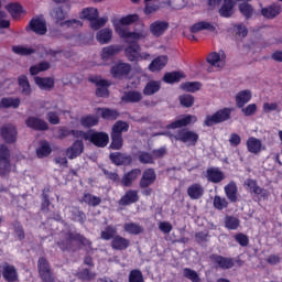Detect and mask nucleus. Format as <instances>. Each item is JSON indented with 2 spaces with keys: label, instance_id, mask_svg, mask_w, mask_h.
<instances>
[{
  "label": "nucleus",
  "instance_id": "nucleus-1",
  "mask_svg": "<svg viewBox=\"0 0 282 282\" xmlns=\"http://www.w3.org/2000/svg\"><path fill=\"white\" fill-rule=\"evenodd\" d=\"M194 122H197V117L195 115L182 116L180 119L167 124L165 135H169L171 140H177L188 147H195L199 140V134L188 129H182V127H188V124H194ZM175 129L181 130L175 131Z\"/></svg>",
  "mask_w": 282,
  "mask_h": 282
},
{
  "label": "nucleus",
  "instance_id": "nucleus-2",
  "mask_svg": "<svg viewBox=\"0 0 282 282\" xmlns=\"http://www.w3.org/2000/svg\"><path fill=\"white\" fill-rule=\"evenodd\" d=\"M140 21V15L138 14H128L122 18H113L111 20L112 26L115 28L116 34L123 39L126 43H138V41H142V39H147V31H129V25H133V23H138Z\"/></svg>",
  "mask_w": 282,
  "mask_h": 282
},
{
  "label": "nucleus",
  "instance_id": "nucleus-3",
  "mask_svg": "<svg viewBox=\"0 0 282 282\" xmlns=\"http://www.w3.org/2000/svg\"><path fill=\"white\" fill-rule=\"evenodd\" d=\"M69 12V6H62V7H55L52 11H51V17L52 19H54L55 23H57V25L66 26V28H82L83 26V22H80L79 20H67L65 21V19H67V13Z\"/></svg>",
  "mask_w": 282,
  "mask_h": 282
},
{
  "label": "nucleus",
  "instance_id": "nucleus-4",
  "mask_svg": "<svg viewBox=\"0 0 282 282\" xmlns=\"http://www.w3.org/2000/svg\"><path fill=\"white\" fill-rule=\"evenodd\" d=\"M98 17L99 13L96 8H86L79 14V19H86V21H89L91 30H100V28L107 23V18Z\"/></svg>",
  "mask_w": 282,
  "mask_h": 282
},
{
  "label": "nucleus",
  "instance_id": "nucleus-5",
  "mask_svg": "<svg viewBox=\"0 0 282 282\" xmlns=\"http://www.w3.org/2000/svg\"><path fill=\"white\" fill-rule=\"evenodd\" d=\"M91 246V241L80 236V234L69 232L66 234L62 241L58 242L61 250H69L72 246Z\"/></svg>",
  "mask_w": 282,
  "mask_h": 282
},
{
  "label": "nucleus",
  "instance_id": "nucleus-6",
  "mask_svg": "<svg viewBox=\"0 0 282 282\" xmlns=\"http://www.w3.org/2000/svg\"><path fill=\"white\" fill-rule=\"evenodd\" d=\"M126 57L131 63H140V61H151V54L142 52L138 44H130L126 47Z\"/></svg>",
  "mask_w": 282,
  "mask_h": 282
},
{
  "label": "nucleus",
  "instance_id": "nucleus-7",
  "mask_svg": "<svg viewBox=\"0 0 282 282\" xmlns=\"http://www.w3.org/2000/svg\"><path fill=\"white\" fill-rule=\"evenodd\" d=\"M230 113L232 110L229 108H224L216 111L214 115H208L205 118L204 124L205 127H213V124H219L220 122H226V120L230 119Z\"/></svg>",
  "mask_w": 282,
  "mask_h": 282
},
{
  "label": "nucleus",
  "instance_id": "nucleus-8",
  "mask_svg": "<svg viewBox=\"0 0 282 282\" xmlns=\"http://www.w3.org/2000/svg\"><path fill=\"white\" fill-rule=\"evenodd\" d=\"M12 171V164L10 163V150L6 145H0V175L1 177H8Z\"/></svg>",
  "mask_w": 282,
  "mask_h": 282
},
{
  "label": "nucleus",
  "instance_id": "nucleus-9",
  "mask_svg": "<svg viewBox=\"0 0 282 282\" xmlns=\"http://www.w3.org/2000/svg\"><path fill=\"white\" fill-rule=\"evenodd\" d=\"M86 140L95 144V147L105 148L109 144V134L90 130L88 135H86Z\"/></svg>",
  "mask_w": 282,
  "mask_h": 282
},
{
  "label": "nucleus",
  "instance_id": "nucleus-10",
  "mask_svg": "<svg viewBox=\"0 0 282 282\" xmlns=\"http://www.w3.org/2000/svg\"><path fill=\"white\" fill-rule=\"evenodd\" d=\"M40 276L44 282H54V275L45 258H40L37 263Z\"/></svg>",
  "mask_w": 282,
  "mask_h": 282
},
{
  "label": "nucleus",
  "instance_id": "nucleus-11",
  "mask_svg": "<svg viewBox=\"0 0 282 282\" xmlns=\"http://www.w3.org/2000/svg\"><path fill=\"white\" fill-rule=\"evenodd\" d=\"M207 63L212 65V67H216L217 69H221L223 67L226 66V53L224 51H219L210 53L207 56Z\"/></svg>",
  "mask_w": 282,
  "mask_h": 282
},
{
  "label": "nucleus",
  "instance_id": "nucleus-12",
  "mask_svg": "<svg viewBox=\"0 0 282 282\" xmlns=\"http://www.w3.org/2000/svg\"><path fill=\"white\" fill-rule=\"evenodd\" d=\"M90 83H95L97 86L96 95L99 98L109 96V85L111 84L108 80H105L100 77H90Z\"/></svg>",
  "mask_w": 282,
  "mask_h": 282
},
{
  "label": "nucleus",
  "instance_id": "nucleus-13",
  "mask_svg": "<svg viewBox=\"0 0 282 282\" xmlns=\"http://www.w3.org/2000/svg\"><path fill=\"white\" fill-rule=\"evenodd\" d=\"M44 109L54 110L47 113V119H48V122H51V124H58V122H61V119L58 118V115L61 113V109H58V104L56 101H45Z\"/></svg>",
  "mask_w": 282,
  "mask_h": 282
},
{
  "label": "nucleus",
  "instance_id": "nucleus-14",
  "mask_svg": "<svg viewBox=\"0 0 282 282\" xmlns=\"http://www.w3.org/2000/svg\"><path fill=\"white\" fill-rule=\"evenodd\" d=\"M85 151V144L80 140H76L69 148L66 150V156L68 160H76L80 158Z\"/></svg>",
  "mask_w": 282,
  "mask_h": 282
},
{
  "label": "nucleus",
  "instance_id": "nucleus-15",
  "mask_svg": "<svg viewBox=\"0 0 282 282\" xmlns=\"http://www.w3.org/2000/svg\"><path fill=\"white\" fill-rule=\"evenodd\" d=\"M29 28L32 32L40 34L41 36L47 33V24H45V20L43 18L32 19L29 23Z\"/></svg>",
  "mask_w": 282,
  "mask_h": 282
},
{
  "label": "nucleus",
  "instance_id": "nucleus-16",
  "mask_svg": "<svg viewBox=\"0 0 282 282\" xmlns=\"http://www.w3.org/2000/svg\"><path fill=\"white\" fill-rule=\"evenodd\" d=\"M17 128L13 124H4L1 128V137L8 144L17 142Z\"/></svg>",
  "mask_w": 282,
  "mask_h": 282
},
{
  "label": "nucleus",
  "instance_id": "nucleus-17",
  "mask_svg": "<svg viewBox=\"0 0 282 282\" xmlns=\"http://www.w3.org/2000/svg\"><path fill=\"white\" fill-rule=\"evenodd\" d=\"M247 150L249 151V153H252L253 155H259L261 151H265V145H263V142H261L260 139L250 137L247 140Z\"/></svg>",
  "mask_w": 282,
  "mask_h": 282
},
{
  "label": "nucleus",
  "instance_id": "nucleus-18",
  "mask_svg": "<svg viewBox=\"0 0 282 282\" xmlns=\"http://www.w3.org/2000/svg\"><path fill=\"white\" fill-rule=\"evenodd\" d=\"M204 30L206 32H216L217 26L215 25V23L208 21H199L191 26L192 34H197V32H204Z\"/></svg>",
  "mask_w": 282,
  "mask_h": 282
},
{
  "label": "nucleus",
  "instance_id": "nucleus-19",
  "mask_svg": "<svg viewBox=\"0 0 282 282\" xmlns=\"http://www.w3.org/2000/svg\"><path fill=\"white\" fill-rule=\"evenodd\" d=\"M252 100V90L245 89L236 94V105L238 108H243Z\"/></svg>",
  "mask_w": 282,
  "mask_h": 282
},
{
  "label": "nucleus",
  "instance_id": "nucleus-20",
  "mask_svg": "<svg viewBox=\"0 0 282 282\" xmlns=\"http://www.w3.org/2000/svg\"><path fill=\"white\" fill-rule=\"evenodd\" d=\"M25 124L29 129H34L35 131H47V122L36 117H29L25 120Z\"/></svg>",
  "mask_w": 282,
  "mask_h": 282
},
{
  "label": "nucleus",
  "instance_id": "nucleus-21",
  "mask_svg": "<svg viewBox=\"0 0 282 282\" xmlns=\"http://www.w3.org/2000/svg\"><path fill=\"white\" fill-rule=\"evenodd\" d=\"M131 72V65L127 63H119L112 66L111 74L113 78H122V76H127Z\"/></svg>",
  "mask_w": 282,
  "mask_h": 282
},
{
  "label": "nucleus",
  "instance_id": "nucleus-22",
  "mask_svg": "<svg viewBox=\"0 0 282 282\" xmlns=\"http://www.w3.org/2000/svg\"><path fill=\"white\" fill-rule=\"evenodd\" d=\"M34 83L37 85L39 89L43 91H50L54 89V79L52 77H34Z\"/></svg>",
  "mask_w": 282,
  "mask_h": 282
},
{
  "label": "nucleus",
  "instance_id": "nucleus-23",
  "mask_svg": "<svg viewBox=\"0 0 282 282\" xmlns=\"http://www.w3.org/2000/svg\"><path fill=\"white\" fill-rule=\"evenodd\" d=\"M21 99L19 97H3L0 100V109H19Z\"/></svg>",
  "mask_w": 282,
  "mask_h": 282
},
{
  "label": "nucleus",
  "instance_id": "nucleus-24",
  "mask_svg": "<svg viewBox=\"0 0 282 282\" xmlns=\"http://www.w3.org/2000/svg\"><path fill=\"white\" fill-rule=\"evenodd\" d=\"M169 30V23L165 21H155L150 25V32L153 36H162Z\"/></svg>",
  "mask_w": 282,
  "mask_h": 282
},
{
  "label": "nucleus",
  "instance_id": "nucleus-25",
  "mask_svg": "<svg viewBox=\"0 0 282 282\" xmlns=\"http://www.w3.org/2000/svg\"><path fill=\"white\" fill-rule=\"evenodd\" d=\"M187 195L191 199H202L204 197V186L199 183H194L188 186Z\"/></svg>",
  "mask_w": 282,
  "mask_h": 282
},
{
  "label": "nucleus",
  "instance_id": "nucleus-26",
  "mask_svg": "<svg viewBox=\"0 0 282 282\" xmlns=\"http://www.w3.org/2000/svg\"><path fill=\"white\" fill-rule=\"evenodd\" d=\"M235 1L232 0H224V4L219 9L220 17H224L225 19H230L232 14H235Z\"/></svg>",
  "mask_w": 282,
  "mask_h": 282
},
{
  "label": "nucleus",
  "instance_id": "nucleus-27",
  "mask_svg": "<svg viewBox=\"0 0 282 282\" xmlns=\"http://www.w3.org/2000/svg\"><path fill=\"white\" fill-rule=\"evenodd\" d=\"M166 63H169V57L165 55H161L156 58H154L150 65H149V70L150 72H160L166 67Z\"/></svg>",
  "mask_w": 282,
  "mask_h": 282
},
{
  "label": "nucleus",
  "instance_id": "nucleus-28",
  "mask_svg": "<svg viewBox=\"0 0 282 282\" xmlns=\"http://www.w3.org/2000/svg\"><path fill=\"white\" fill-rule=\"evenodd\" d=\"M162 89V82L160 80H150L145 84L143 88L144 96H154V94H158Z\"/></svg>",
  "mask_w": 282,
  "mask_h": 282
},
{
  "label": "nucleus",
  "instance_id": "nucleus-29",
  "mask_svg": "<svg viewBox=\"0 0 282 282\" xmlns=\"http://www.w3.org/2000/svg\"><path fill=\"white\" fill-rule=\"evenodd\" d=\"M96 39L100 45H107L113 39V31L111 29H101L97 32Z\"/></svg>",
  "mask_w": 282,
  "mask_h": 282
},
{
  "label": "nucleus",
  "instance_id": "nucleus-30",
  "mask_svg": "<svg viewBox=\"0 0 282 282\" xmlns=\"http://www.w3.org/2000/svg\"><path fill=\"white\" fill-rule=\"evenodd\" d=\"M153 182H155V171H153V169L145 170L140 181V186L147 188L148 186H151Z\"/></svg>",
  "mask_w": 282,
  "mask_h": 282
},
{
  "label": "nucleus",
  "instance_id": "nucleus-31",
  "mask_svg": "<svg viewBox=\"0 0 282 282\" xmlns=\"http://www.w3.org/2000/svg\"><path fill=\"white\" fill-rule=\"evenodd\" d=\"M262 17L265 19H274L281 14V6L279 4H271L270 7L263 8L261 10Z\"/></svg>",
  "mask_w": 282,
  "mask_h": 282
},
{
  "label": "nucleus",
  "instance_id": "nucleus-32",
  "mask_svg": "<svg viewBox=\"0 0 282 282\" xmlns=\"http://www.w3.org/2000/svg\"><path fill=\"white\" fill-rule=\"evenodd\" d=\"M142 171L140 169H134L124 174L121 181L123 186H130L131 184H133V182H135V180H138V177H140Z\"/></svg>",
  "mask_w": 282,
  "mask_h": 282
},
{
  "label": "nucleus",
  "instance_id": "nucleus-33",
  "mask_svg": "<svg viewBox=\"0 0 282 282\" xmlns=\"http://www.w3.org/2000/svg\"><path fill=\"white\" fill-rule=\"evenodd\" d=\"M2 274L8 282L19 281V273H17V269L13 265L7 264Z\"/></svg>",
  "mask_w": 282,
  "mask_h": 282
},
{
  "label": "nucleus",
  "instance_id": "nucleus-34",
  "mask_svg": "<svg viewBox=\"0 0 282 282\" xmlns=\"http://www.w3.org/2000/svg\"><path fill=\"white\" fill-rule=\"evenodd\" d=\"M224 172H221L219 169L217 167H212L209 170H207V180L209 182H213L214 184H219V182H221V180H224Z\"/></svg>",
  "mask_w": 282,
  "mask_h": 282
},
{
  "label": "nucleus",
  "instance_id": "nucleus-35",
  "mask_svg": "<svg viewBox=\"0 0 282 282\" xmlns=\"http://www.w3.org/2000/svg\"><path fill=\"white\" fill-rule=\"evenodd\" d=\"M138 192L137 191H128L126 195L119 200L120 206H129V204H135L138 202Z\"/></svg>",
  "mask_w": 282,
  "mask_h": 282
},
{
  "label": "nucleus",
  "instance_id": "nucleus-36",
  "mask_svg": "<svg viewBox=\"0 0 282 282\" xmlns=\"http://www.w3.org/2000/svg\"><path fill=\"white\" fill-rule=\"evenodd\" d=\"M237 183L230 182L228 185L225 186V195L229 202H237Z\"/></svg>",
  "mask_w": 282,
  "mask_h": 282
},
{
  "label": "nucleus",
  "instance_id": "nucleus-37",
  "mask_svg": "<svg viewBox=\"0 0 282 282\" xmlns=\"http://www.w3.org/2000/svg\"><path fill=\"white\" fill-rule=\"evenodd\" d=\"M118 52H120V46H116V45L106 46L101 51V58L102 61H110V58H113V56H116Z\"/></svg>",
  "mask_w": 282,
  "mask_h": 282
},
{
  "label": "nucleus",
  "instance_id": "nucleus-38",
  "mask_svg": "<svg viewBox=\"0 0 282 282\" xmlns=\"http://www.w3.org/2000/svg\"><path fill=\"white\" fill-rule=\"evenodd\" d=\"M143 96L141 91L132 90L123 94L121 100H123V102H140Z\"/></svg>",
  "mask_w": 282,
  "mask_h": 282
},
{
  "label": "nucleus",
  "instance_id": "nucleus-39",
  "mask_svg": "<svg viewBox=\"0 0 282 282\" xmlns=\"http://www.w3.org/2000/svg\"><path fill=\"white\" fill-rule=\"evenodd\" d=\"M214 261L219 265V268H223V270H230V268L235 267V261H232L230 258L216 256L214 257Z\"/></svg>",
  "mask_w": 282,
  "mask_h": 282
},
{
  "label": "nucleus",
  "instance_id": "nucleus-40",
  "mask_svg": "<svg viewBox=\"0 0 282 282\" xmlns=\"http://www.w3.org/2000/svg\"><path fill=\"white\" fill-rule=\"evenodd\" d=\"M97 116H101L104 120H116L118 118V111L109 108H98Z\"/></svg>",
  "mask_w": 282,
  "mask_h": 282
},
{
  "label": "nucleus",
  "instance_id": "nucleus-41",
  "mask_svg": "<svg viewBox=\"0 0 282 282\" xmlns=\"http://www.w3.org/2000/svg\"><path fill=\"white\" fill-rule=\"evenodd\" d=\"M111 243L115 250H126V248H129V240L120 236L115 237Z\"/></svg>",
  "mask_w": 282,
  "mask_h": 282
},
{
  "label": "nucleus",
  "instance_id": "nucleus-42",
  "mask_svg": "<svg viewBox=\"0 0 282 282\" xmlns=\"http://www.w3.org/2000/svg\"><path fill=\"white\" fill-rule=\"evenodd\" d=\"M126 131H129V123L124 121H117L112 126V135H122V133H126Z\"/></svg>",
  "mask_w": 282,
  "mask_h": 282
},
{
  "label": "nucleus",
  "instance_id": "nucleus-43",
  "mask_svg": "<svg viewBox=\"0 0 282 282\" xmlns=\"http://www.w3.org/2000/svg\"><path fill=\"white\" fill-rule=\"evenodd\" d=\"M185 75L182 72L166 73L163 77L164 83H180Z\"/></svg>",
  "mask_w": 282,
  "mask_h": 282
},
{
  "label": "nucleus",
  "instance_id": "nucleus-44",
  "mask_svg": "<svg viewBox=\"0 0 282 282\" xmlns=\"http://www.w3.org/2000/svg\"><path fill=\"white\" fill-rule=\"evenodd\" d=\"M50 153H52V148L50 147V143L47 141H42L36 150L37 158H47Z\"/></svg>",
  "mask_w": 282,
  "mask_h": 282
},
{
  "label": "nucleus",
  "instance_id": "nucleus-45",
  "mask_svg": "<svg viewBox=\"0 0 282 282\" xmlns=\"http://www.w3.org/2000/svg\"><path fill=\"white\" fill-rule=\"evenodd\" d=\"M18 83L20 85V89L24 96H30L32 94V88L30 87V82H28V77L22 75L19 77Z\"/></svg>",
  "mask_w": 282,
  "mask_h": 282
},
{
  "label": "nucleus",
  "instance_id": "nucleus-46",
  "mask_svg": "<svg viewBox=\"0 0 282 282\" xmlns=\"http://www.w3.org/2000/svg\"><path fill=\"white\" fill-rule=\"evenodd\" d=\"M12 52H14V54H18L19 56H30L34 54L35 51L30 46L17 45L12 47Z\"/></svg>",
  "mask_w": 282,
  "mask_h": 282
},
{
  "label": "nucleus",
  "instance_id": "nucleus-47",
  "mask_svg": "<svg viewBox=\"0 0 282 282\" xmlns=\"http://www.w3.org/2000/svg\"><path fill=\"white\" fill-rule=\"evenodd\" d=\"M239 12L245 15L246 19H250L254 14V8L248 2H242L239 4Z\"/></svg>",
  "mask_w": 282,
  "mask_h": 282
},
{
  "label": "nucleus",
  "instance_id": "nucleus-48",
  "mask_svg": "<svg viewBox=\"0 0 282 282\" xmlns=\"http://www.w3.org/2000/svg\"><path fill=\"white\" fill-rule=\"evenodd\" d=\"M245 186L250 193H254V195H261L263 193V189L257 185V181L252 178L245 181Z\"/></svg>",
  "mask_w": 282,
  "mask_h": 282
},
{
  "label": "nucleus",
  "instance_id": "nucleus-49",
  "mask_svg": "<svg viewBox=\"0 0 282 282\" xmlns=\"http://www.w3.org/2000/svg\"><path fill=\"white\" fill-rule=\"evenodd\" d=\"M181 89L191 93L199 91V89H202V84L199 82H186L181 84Z\"/></svg>",
  "mask_w": 282,
  "mask_h": 282
},
{
  "label": "nucleus",
  "instance_id": "nucleus-50",
  "mask_svg": "<svg viewBox=\"0 0 282 282\" xmlns=\"http://www.w3.org/2000/svg\"><path fill=\"white\" fill-rule=\"evenodd\" d=\"M50 68L48 62H41L40 64L33 65L30 67L31 76H36V74H41V72H47Z\"/></svg>",
  "mask_w": 282,
  "mask_h": 282
},
{
  "label": "nucleus",
  "instance_id": "nucleus-51",
  "mask_svg": "<svg viewBox=\"0 0 282 282\" xmlns=\"http://www.w3.org/2000/svg\"><path fill=\"white\" fill-rule=\"evenodd\" d=\"M82 127H96L98 124V117L88 115L80 118Z\"/></svg>",
  "mask_w": 282,
  "mask_h": 282
},
{
  "label": "nucleus",
  "instance_id": "nucleus-52",
  "mask_svg": "<svg viewBox=\"0 0 282 282\" xmlns=\"http://www.w3.org/2000/svg\"><path fill=\"white\" fill-rule=\"evenodd\" d=\"M183 276L192 282H202V278H199V274H197L196 271L193 269L185 268L183 270Z\"/></svg>",
  "mask_w": 282,
  "mask_h": 282
},
{
  "label": "nucleus",
  "instance_id": "nucleus-53",
  "mask_svg": "<svg viewBox=\"0 0 282 282\" xmlns=\"http://www.w3.org/2000/svg\"><path fill=\"white\" fill-rule=\"evenodd\" d=\"M123 228L126 232H129V235H140V232L143 230L142 226L134 223H128Z\"/></svg>",
  "mask_w": 282,
  "mask_h": 282
},
{
  "label": "nucleus",
  "instance_id": "nucleus-54",
  "mask_svg": "<svg viewBox=\"0 0 282 282\" xmlns=\"http://www.w3.org/2000/svg\"><path fill=\"white\" fill-rule=\"evenodd\" d=\"M82 202L88 204V206H98L102 200L100 197L94 196L91 194H85L82 198Z\"/></svg>",
  "mask_w": 282,
  "mask_h": 282
},
{
  "label": "nucleus",
  "instance_id": "nucleus-55",
  "mask_svg": "<svg viewBox=\"0 0 282 282\" xmlns=\"http://www.w3.org/2000/svg\"><path fill=\"white\" fill-rule=\"evenodd\" d=\"M214 208H217V210H224V208H228V200L225 197L215 196Z\"/></svg>",
  "mask_w": 282,
  "mask_h": 282
},
{
  "label": "nucleus",
  "instance_id": "nucleus-56",
  "mask_svg": "<svg viewBox=\"0 0 282 282\" xmlns=\"http://www.w3.org/2000/svg\"><path fill=\"white\" fill-rule=\"evenodd\" d=\"M110 148H112L115 151H120V149H122V135L111 134Z\"/></svg>",
  "mask_w": 282,
  "mask_h": 282
},
{
  "label": "nucleus",
  "instance_id": "nucleus-57",
  "mask_svg": "<svg viewBox=\"0 0 282 282\" xmlns=\"http://www.w3.org/2000/svg\"><path fill=\"white\" fill-rule=\"evenodd\" d=\"M7 10L13 19H18L19 14H21V7L19 3H9Z\"/></svg>",
  "mask_w": 282,
  "mask_h": 282
},
{
  "label": "nucleus",
  "instance_id": "nucleus-58",
  "mask_svg": "<svg viewBox=\"0 0 282 282\" xmlns=\"http://www.w3.org/2000/svg\"><path fill=\"white\" fill-rule=\"evenodd\" d=\"M240 109H241V112L243 113V116L250 117V116H254V113H257L258 106H257V104H249L247 106H243Z\"/></svg>",
  "mask_w": 282,
  "mask_h": 282
},
{
  "label": "nucleus",
  "instance_id": "nucleus-59",
  "mask_svg": "<svg viewBox=\"0 0 282 282\" xmlns=\"http://www.w3.org/2000/svg\"><path fill=\"white\" fill-rule=\"evenodd\" d=\"M180 102L183 107H193L195 105V97L192 95H182L180 96Z\"/></svg>",
  "mask_w": 282,
  "mask_h": 282
},
{
  "label": "nucleus",
  "instance_id": "nucleus-60",
  "mask_svg": "<svg viewBox=\"0 0 282 282\" xmlns=\"http://www.w3.org/2000/svg\"><path fill=\"white\" fill-rule=\"evenodd\" d=\"M264 113H270L271 111H276L278 113L281 112L278 102H264L262 106Z\"/></svg>",
  "mask_w": 282,
  "mask_h": 282
},
{
  "label": "nucleus",
  "instance_id": "nucleus-61",
  "mask_svg": "<svg viewBox=\"0 0 282 282\" xmlns=\"http://www.w3.org/2000/svg\"><path fill=\"white\" fill-rule=\"evenodd\" d=\"M153 154L149 152H139V162L142 164H153Z\"/></svg>",
  "mask_w": 282,
  "mask_h": 282
},
{
  "label": "nucleus",
  "instance_id": "nucleus-62",
  "mask_svg": "<svg viewBox=\"0 0 282 282\" xmlns=\"http://www.w3.org/2000/svg\"><path fill=\"white\" fill-rule=\"evenodd\" d=\"M225 226L229 230H237V228H239V219L235 217H227L225 220Z\"/></svg>",
  "mask_w": 282,
  "mask_h": 282
},
{
  "label": "nucleus",
  "instance_id": "nucleus-63",
  "mask_svg": "<svg viewBox=\"0 0 282 282\" xmlns=\"http://www.w3.org/2000/svg\"><path fill=\"white\" fill-rule=\"evenodd\" d=\"M129 282H144L142 272L140 270H132L129 274Z\"/></svg>",
  "mask_w": 282,
  "mask_h": 282
},
{
  "label": "nucleus",
  "instance_id": "nucleus-64",
  "mask_svg": "<svg viewBox=\"0 0 282 282\" xmlns=\"http://www.w3.org/2000/svg\"><path fill=\"white\" fill-rule=\"evenodd\" d=\"M116 235V229L113 227H107L104 231H101V239L109 241V239L113 238Z\"/></svg>",
  "mask_w": 282,
  "mask_h": 282
}]
</instances>
